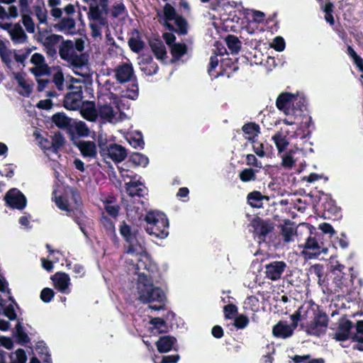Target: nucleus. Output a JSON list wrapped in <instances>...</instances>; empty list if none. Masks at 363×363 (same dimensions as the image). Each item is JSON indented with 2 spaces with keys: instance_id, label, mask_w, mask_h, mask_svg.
<instances>
[{
  "instance_id": "obj_1",
  "label": "nucleus",
  "mask_w": 363,
  "mask_h": 363,
  "mask_svg": "<svg viewBox=\"0 0 363 363\" xmlns=\"http://www.w3.org/2000/svg\"><path fill=\"white\" fill-rule=\"evenodd\" d=\"M127 255L135 257L137 262L130 259V264L135 269V273L138 274L135 291L138 299L143 302H157L160 304L165 301V294L159 287L152 284L151 274L157 272V266L146 253L145 242L140 237L128 242Z\"/></svg>"
},
{
  "instance_id": "obj_2",
  "label": "nucleus",
  "mask_w": 363,
  "mask_h": 363,
  "mask_svg": "<svg viewBox=\"0 0 363 363\" xmlns=\"http://www.w3.org/2000/svg\"><path fill=\"white\" fill-rule=\"evenodd\" d=\"M305 104V96L298 93L294 94L289 92H282L276 100L277 108L286 116L282 121L287 125H292L296 123L302 113V108Z\"/></svg>"
},
{
  "instance_id": "obj_3",
  "label": "nucleus",
  "mask_w": 363,
  "mask_h": 363,
  "mask_svg": "<svg viewBox=\"0 0 363 363\" xmlns=\"http://www.w3.org/2000/svg\"><path fill=\"white\" fill-rule=\"evenodd\" d=\"M60 57L69 62L76 74L83 77H88L90 69L88 64V57L84 54H78L74 47V42L66 40L62 42L60 48Z\"/></svg>"
},
{
  "instance_id": "obj_4",
  "label": "nucleus",
  "mask_w": 363,
  "mask_h": 363,
  "mask_svg": "<svg viewBox=\"0 0 363 363\" xmlns=\"http://www.w3.org/2000/svg\"><path fill=\"white\" fill-rule=\"evenodd\" d=\"M146 232L158 238L167 237L169 223L166 216L160 211H149L145 218Z\"/></svg>"
},
{
  "instance_id": "obj_5",
  "label": "nucleus",
  "mask_w": 363,
  "mask_h": 363,
  "mask_svg": "<svg viewBox=\"0 0 363 363\" xmlns=\"http://www.w3.org/2000/svg\"><path fill=\"white\" fill-rule=\"evenodd\" d=\"M108 99L109 101L98 106V118L103 123H115L120 119L121 99L113 94H111Z\"/></svg>"
},
{
  "instance_id": "obj_6",
  "label": "nucleus",
  "mask_w": 363,
  "mask_h": 363,
  "mask_svg": "<svg viewBox=\"0 0 363 363\" xmlns=\"http://www.w3.org/2000/svg\"><path fill=\"white\" fill-rule=\"evenodd\" d=\"M301 319V313L298 311L291 315V324H288L286 321L280 320L272 328V334L274 337L286 339L291 337L294 330L298 326V323Z\"/></svg>"
},
{
  "instance_id": "obj_7",
  "label": "nucleus",
  "mask_w": 363,
  "mask_h": 363,
  "mask_svg": "<svg viewBox=\"0 0 363 363\" xmlns=\"http://www.w3.org/2000/svg\"><path fill=\"white\" fill-rule=\"evenodd\" d=\"M328 328V317L325 314L318 313L314 320L307 325L306 333L311 335L320 336Z\"/></svg>"
},
{
  "instance_id": "obj_8",
  "label": "nucleus",
  "mask_w": 363,
  "mask_h": 363,
  "mask_svg": "<svg viewBox=\"0 0 363 363\" xmlns=\"http://www.w3.org/2000/svg\"><path fill=\"white\" fill-rule=\"evenodd\" d=\"M78 195L72 189L66 194V197L59 196L55 198L57 206L66 211H73L78 206Z\"/></svg>"
},
{
  "instance_id": "obj_9",
  "label": "nucleus",
  "mask_w": 363,
  "mask_h": 363,
  "mask_svg": "<svg viewBox=\"0 0 363 363\" xmlns=\"http://www.w3.org/2000/svg\"><path fill=\"white\" fill-rule=\"evenodd\" d=\"M4 199L7 205L13 208L21 210L26 206V199L25 196L16 189L9 190L6 193Z\"/></svg>"
},
{
  "instance_id": "obj_10",
  "label": "nucleus",
  "mask_w": 363,
  "mask_h": 363,
  "mask_svg": "<svg viewBox=\"0 0 363 363\" xmlns=\"http://www.w3.org/2000/svg\"><path fill=\"white\" fill-rule=\"evenodd\" d=\"M298 247L302 248L301 253L308 258H311L313 256H318L321 252L327 254L328 249L323 247L322 250L320 245L317 241L312 238H308L306 242L303 245H299Z\"/></svg>"
},
{
  "instance_id": "obj_11",
  "label": "nucleus",
  "mask_w": 363,
  "mask_h": 363,
  "mask_svg": "<svg viewBox=\"0 0 363 363\" xmlns=\"http://www.w3.org/2000/svg\"><path fill=\"white\" fill-rule=\"evenodd\" d=\"M33 67L30 68V72L36 77H40L48 74L49 67L45 63V57L40 53H35L30 60Z\"/></svg>"
},
{
  "instance_id": "obj_12",
  "label": "nucleus",
  "mask_w": 363,
  "mask_h": 363,
  "mask_svg": "<svg viewBox=\"0 0 363 363\" xmlns=\"http://www.w3.org/2000/svg\"><path fill=\"white\" fill-rule=\"evenodd\" d=\"M286 267V264L282 261L272 262L266 266V276L271 280H277L281 278Z\"/></svg>"
},
{
  "instance_id": "obj_13",
  "label": "nucleus",
  "mask_w": 363,
  "mask_h": 363,
  "mask_svg": "<svg viewBox=\"0 0 363 363\" xmlns=\"http://www.w3.org/2000/svg\"><path fill=\"white\" fill-rule=\"evenodd\" d=\"M164 13L167 21H174L176 26L178 27V31L181 33H186V23L185 20L176 15L174 9L169 4H166L164 7Z\"/></svg>"
},
{
  "instance_id": "obj_14",
  "label": "nucleus",
  "mask_w": 363,
  "mask_h": 363,
  "mask_svg": "<svg viewBox=\"0 0 363 363\" xmlns=\"http://www.w3.org/2000/svg\"><path fill=\"white\" fill-rule=\"evenodd\" d=\"M105 154L107 157L116 162L123 161L127 155L125 149L120 145L113 144L109 145Z\"/></svg>"
},
{
  "instance_id": "obj_15",
  "label": "nucleus",
  "mask_w": 363,
  "mask_h": 363,
  "mask_svg": "<svg viewBox=\"0 0 363 363\" xmlns=\"http://www.w3.org/2000/svg\"><path fill=\"white\" fill-rule=\"evenodd\" d=\"M52 281L54 286L59 291L65 294H69L70 292L69 289L70 279L65 273H56L52 277Z\"/></svg>"
},
{
  "instance_id": "obj_16",
  "label": "nucleus",
  "mask_w": 363,
  "mask_h": 363,
  "mask_svg": "<svg viewBox=\"0 0 363 363\" xmlns=\"http://www.w3.org/2000/svg\"><path fill=\"white\" fill-rule=\"evenodd\" d=\"M81 116L89 122H95L98 118V107L93 102L87 101L81 107Z\"/></svg>"
},
{
  "instance_id": "obj_17",
  "label": "nucleus",
  "mask_w": 363,
  "mask_h": 363,
  "mask_svg": "<svg viewBox=\"0 0 363 363\" xmlns=\"http://www.w3.org/2000/svg\"><path fill=\"white\" fill-rule=\"evenodd\" d=\"M133 74V69L129 64L121 65L115 70L116 78L121 83H125L130 80Z\"/></svg>"
},
{
  "instance_id": "obj_18",
  "label": "nucleus",
  "mask_w": 363,
  "mask_h": 363,
  "mask_svg": "<svg viewBox=\"0 0 363 363\" xmlns=\"http://www.w3.org/2000/svg\"><path fill=\"white\" fill-rule=\"evenodd\" d=\"M9 33L11 39L16 44L23 43L28 39L26 33L18 23L11 25L9 28Z\"/></svg>"
},
{
  "instance_id": "obj_19",
  "label": "nucleus",
  "mask_w": 363,
  "mask_h": 363,
  "mask_svg": "<svg viewBox=\"0 0 363 363\" xmlns=\"http://www.w3.org/2000/svg\"><path fill=\"white\" fill-rule=\"evenodd\" d=\"M75 21L71 17L63 18L57 23L53 25V28L59 32L66 34L72 33L75 28Z\"/></svg>"
},
{
  "instance_id": "obj_20",
  "label": "nucleus",
  "mask_w": 363,
  "mask_h": 363,
  "mask_svg": "<svg viewBox=\"0 0 363 363\" xmlns=\"http://www.w3.org/2000/svg\"><path fill=\"white\" fill-rule=\"evenodd\" d=\"M79 92L75 94L68 93L64 100V106L68 110H76L79 108L82 103V96Z\"/></svg>"
},
{
  "instance_id": "obj_21",
  "label": "nucleus",
  "mask_w": 363,
  "mask_h": 363,
  "mask_svg": "<svg viewBox=\"0 0 363 363\" xmlns=\"http://www.w3.org/2000/svg\"><path fill=\"white\" fill-rule=\"evenodd\" d=\"M77 147L84 157H94L96 155V146L93 141H80Z\"/></svg>"
},
{
  "instance_id": "obj_22",
  "label": "nucleus",
  "mask_w": 363,
  "mask_h": 363,
  "mask_svg": "<svg viewBox=\"0 0 363 363\" xmlns=\"http://www.w3.org/2000/svg\"><path fill=\"white\" fill-rule=\"evenodd\" d=\"M107 11L108 8L106 11L102 10L99 3H92L89 6V18L91 22H104L106 21L102 17V13H107Z\"/></svg>"
},
{
  "instance_id": "obj_23",
  "label": "nucleus",
  "mask_w": 363,
  "mask_h": 363,
  "mask_svg": "<svg viewBox=\"0 0 363 363\" xmlns=\"http://www.w3.org/2000/svg\"><path fill=\"white\" fill-rule=\"evenodd\" d=\"M176 342V339L172 336L161 337L157 342L156 346L157 350L161 353H164L170 351Z\"/></svg>"
},
{
  "instance_id": "obj_24",
  "label": "nucleus",
  "mask_w": 363,
  "mask_h": 363,
  "mask_svg": "<svg viewBox=\"0 0 363 363\" xmlns=\"http://www.w3.org/2000/svg\"><path fill=\"white\" fill-rule=\"evenodd\" d=\"M352 323L350 320H343L340 323L338 330L335 334L334 338L337 341H344L350 337V330Z\"/></svg>"
},
{
  "instance_id": "obj_25",
  "label": "nucleus",
  "mask_w": 363,
  "mask_h": 363,
  "mask_svg": "<svg viewBox=\"0 0 363 363\" xmlns=\"http://www.w3.org/2000/svg\"><path fill=\"white\" fill-rule=\"evenodd\" d=\"M126 191L130 196H143L145 192V187L143 184L139 181H130L125 184Z\"/></svg>"
},
{
  "instance_id": "obj_26",
  "label": "nucleus",
  "mask_w": 363,
  "mask_h": 363,
  "mask_svg": "<svg viewBox=\"0 0 363 363\" xmlns=\"http://www.w3.org/2000/svg\"><path fill=\"white\" fill-rule=\"evenodd\" d=\"M120 233L125 238L127 242L135 241V239L140 238L138 230L131 228L125 223H123L120 226Z\"/></svg>"
},
{
  "instance_id": "obj_27",
  "label": "nucleus",
  "mask_w": 363,
  "mask_h": 363,
  "mask_svg": "<svg viewBox=\"0 0 363 363\" xmlns=\"http://www.w3.org/2000/svg\"><path fill=\"white\" fill-rule=\"evenodd\" d=\"M252 224L256 233L264 236L269 233L273 228L272 225L269 223L259 218L254 219Z\"/></svg>"
},
{
  "instance_id": "obj_28",
  "label": "nucleus",
  "mask_w": 363,
  "mask_h": 363,
  "mask_svg": "<svg viewBox=\"0 0 363 363\" xmlns=\"http://www.w3.org/2000/svg\"><path fill=\"white\" fill-rule=\"evenodd\" d=\"M15 303L13 299L9 298V303H4L0 301V306L1 307L3 314L9 318V320H13L16 318L17 315L14 308Z\"/></svg>"
},
{
  "instance_id": "obj_29",
  "label": "nucleus",
  "mask_w": 363,
  "mask_h": 363,
  "mask_svg": "<svg viewBox=\"0 0 363 363\" xmlns=\"http://www.w3.org/2000/svg\"><path fill=\"white\" fill-rule=\"evenodd\" d=\"M298 150V147L289 150L286 154L281 156V165L286 169H291L295 163L296 160L294 155Z\"/></svg>"
},
{
  "instance_id": "obj_30",
  "label": "nucleus",
  "mask_w": 363,
  "mask_h": 363,
  "mask_svg": "<svg viewBox=\"0 0 363 363\" xmlns=\"http://www.w3.org/2000/svg\"><path fill=\"white\" fill-rule=\"evenodd\" d=\"M297 233L298 231L292 225H284L281 228V235L286 242L294 241L295 238L298 235Z\"/></svg>"
},
{
  "instance_id": "obj_31",
  "label": "nucleus",
  "mask_w": 363,
  "mask_h": 363,
  "mask_svg": "<svg viewBox=\"0 0 363 363\" xmlns=\"http://www.w3.org/2000/svg\"><path fill=\"white\" fill-rule=\"evenodd\" d=\"M34 14L39 21V23H46L48 20V11L43 1L40 2L33 8Z\"/></svg>"
},
{
  "instance_id": "obj_32",
  "label": "nucleus",
  "mask_w": 363,
  "mask_h": 363,
  "mask_svg": "<svg viewBox=\"0 0 363 363\" xmlns=\"http://www.w3.org/2000/svg\"><path fill=\"white\" fill-rule=\"evenodd\" d=\"M245 138L252 140L255 139L259 133V128L255 123H248L242 127Z\"/></svg>"
},
{
  "instance_id": "obj_33",
  "label": "nucleus",
  "mask_w": 363,
  "mask_h": 363,
  "mask_svg": "<svg viewBox=\"0 0 363 363\" xmlns=\"http://www.w3.org/2000/svg\"><path fill=\"white\" fill-rule=\"evenodd\" d=\"M272 140L279 152L284 151L289 144L286 137L279 132L273 135Z\"/></svg>"
},
{
  "instance_id": "obj_34",
  "label": "nucleus",
  "mask_w": 363,
  "mask_h": 363,
  "mask_svg": "<svg viewBox=\"0 0 363 363\" xmlns=\"http://www.w3.org/2000/svg\"><path fill=\"white\" fill-rule=\"evenodd\" d=\"M129 162L135 166L146 167L149 163V159L143 154L134 152L129 157Z\"/></svg>"
},
{
  "instance_id": "obj_35",
  "label": "nucleus",
  "mask_w": 363,
  "mask_h": 363,
  "mask_svg": "<svg viewBox=\"0 0 363 363\" xmlns=\"http://www.w3.org/2000/svg\"><path fill=\"white\" fill-rule=\"evenodd\" d=\"M14 53L8 48L6 44L0 40V56L2 60L8 65L12 62Z\"/></svg>"
},
{
  "instance_id": "obj_36",
  "label": "nucleus",
  "mask_w": 363,
  "mask_h": 363,
  "mask_svg": "<svg viewBox=\"0 0 363 363\" xmlns=\"http://www.w3.org/2000/svg\"><path fill=\"white\" fill-rule=\"evenodd\" d=\"M13 76L18 84L23 89V94L30 93L32 87L30 83L26 80L25 75L22 73H14Z\"/></svg>"
},
{
  "instance_id": "obj_37",
  "label": "nucleus",
  "mask_w": 363,
  "mask_h": 363,
  "mask_svg": "<svg viewBox=\"0 0 363 363\" xmlns=\"http://www.w3.org/2000/svg\"><path fill=\"white\" fill-rule=\"evenodd\" d=\"M52 120V122L60 128H67L70 123V119L62 113L55 114Z\"/></svg>"
},
{
  "instance_id": "obj_38",
  "label": "nucleus",
  "mask_w": 363,
  "mask_h": 363,
  "mask_svg": "<svg viewBox=\"0 0 363 363\" xmlns=\"http://www.w3.org/2000/svg\"><path fill=\"white\" fill-rule=\"evenodd\" d=\"M225 42L229 50L232 53H238L241 47V43L238 38L234 35H228Z\"/></svg>"
},
{
  "instance_id": "obj_39",
  "label": "nucleus",
  "mask_w": 363,
  "mask_h": 363,
  "mask_svg": "<svg viewBox=\"0 0 363 363\" xmlns=\"http://www.w3.org/2000/svg\"><path fill=\"white\" fill-rule=\"evenodd\" d=\"M150 46L157 59L162 60L166 56V48L161 42L151 43Z\"/></svg>"
},
{
  "instance_id": "obj_40",
  "label": "nucleus",
  "mask_w": 363,
  "mask_h": 363,
  "mask_svg": "<svg viewBox=\"0 0 363 363\" xmlns=\"http://www.w3.org/2000/svg\"><path fill=\"white\" fill-rule=\"evenodd\" d=\"M250 205L254 208L262 207V196L257 191L250 194L247 196Z\"/></svg>"
},
{
  "instance_id": "obj_41",
  "label": "nucleus",
  "mask_w": 363,
  "mask_h": 363,
  "mask_svg": "<svg viewBox=\"0 0 363 363\" xmlns=\"http://www.w3.org/2000/svg\"><path fill=\"white\" fill-rule=\"evenodd\" d=\"M74 128L77 133L80 136L87 137L90 134V130L84 121H75L74 123Z\"/></svg>"
},
{
  "instance_id": "obj_42",
  "label": "nucleus",
  "mask_w": 363,
  "mask_h": 363,
  "mask_svg": "<svg viewBox=\"0 0 363 363\" xmlns=\"http://www.w3.org/2000/svg\"><path fill=\"white\" fill-rule=\"evenodd\" d=\"M65 138L60 133H55L52 136V151L55 153L65 143Z\"/></svg>"
},
{
  "instance_id": "obj_43",
  "label": "nucleus",
  "mask_w": 363,
  "mask_h": 363,
  "mask_svg": "<svg viewBox=\"0 0 363 363\" xmlns=\"http://www.w3.org/2000/svg\"><path fill=\"white\" fill-rule=\"evenodd\" d=\"M171 52L174 58L179 59L186 52V47L182 43L173 44L171 46Z\"/></svg>"
},
{
  "instance_id": "obj_44",
  "label": "nucleus",
  "mask_w": 363,
  "mask_h": 363,
  "mask_svg": "<svg viewBox=\"0 0 363 363\" xmlns=\"http://www.w3.org/2000/svg\"><path fill=\"white\" fill-rule=\"evenodd\" d=\"M106 24V21L104 22H90L89 26L91 30V35L92 37L101 38V28L105 26Z\"/></svg>"
},
{
  "instance_id": "obj_45",
  "label": "nucleus",
  "mask_w": 363,
  "mask_h": 363,
  "mask_svg": "<svg viewBox=\"0 0 363 363\" xmlns=\"http://www.w3.org/2000/svg\"><path fill=\"white\" fill-rule=\"evenodd\" d=\"M21 21L23 26H25L27 32L29 33H33L35 31V25L33 20V18L26 14H23L21 18Z\"/></svg>"
},
{
  "instance_id": "obj_46",
  "label": "nucleus",
  "mask_w": 363,
  "mask_h": 363,
  "mask_svg": "<svg viewBox=\"0 0 363 363\" xmlns=\"http://www.w3.org/2000/svg\"><path fill=\"white\" fill-rule=\"evenodd\" d=\"M11 359L12 363H26L27 357L24 350L18 349L12 354Z\"/></svg>"
},
{
  "instance_id": "obj_47",
  "label": "nucleus",
  "mask_w": 363,
  "mask_h": 363,
  "mask_svg": "<svg viewBox=\"0 0 363 363\" xmlns=\"http://www.w3.org/2000/svg\"><path fill=\"white\" fill-rule=\"evenodd\" d=\"M240 179L244 182L255 179V171L252 169H245L240 173Z\"/></svg>"
},
{
  "instance_id": "obj_48",
  "label": "nucleus",
  "mask_w": 363,
  "mask_h": 363,
  "mask_svg": "<svg viewBox=\"0 0 363 363\" xmlns=\"http://www.w3.org/2000/svg\"><path fill=\"white\" fill-rule=\"evenodd\" d=\"M249 322V318L246 315L241 314L235 318L234 325L238 329H243L247 326Z\"/></svg>"
},
{
  "instance_id": "obj_49",
  "label": "nucleus",
  "mask_w": 363,
  "mask_h": 363,
  "mask_svg": "<svg viewBox=\"0 0 363 363\" xmlns=\"http://www.w3.org/2000/svg\"><path fill=\"white\" fill-rule=\"evenodd\" d=\"M150 324L152 325V328H151L152 332L154 331V330H156L158 333H161L164 330V322L162 319L160 318H152L150 320Z\"/></svg>"
},
{
  "instance_id": "obj_50",
  "label": "nucleus",
  "mask_w": 363,
  "mask_h": 363,
  "mask_svg": "<svg viewBox=\"0 0 363 363\" xmlns=\"http://www.w3.org/2000/svg\"><path fill=\"white\" fill-rule=\"evenodd\" d=\"M128 45L130 46V49L134 52H139L144 47L143 42L138 38H130V40L128 41Z\"/></svg>"
},
{
  "instance_id": "obj_51",
  "label": "nucleus",
  "mask_w": 363,
  "mask_h": 363,
  "mask_svg": "<svg viewBox=\"0 0 363 363\" xmlns=\"http://www.w3.org/2000/svg\"><path fill=\"white\" fill-rule=\"evenodd\" d=\"M271 47L275 49L277 51L281 52L285 48V42L284 40L280 37H276L273 42L271 44Z\"/></svg>"
},
{
  "instance_id": "obj_52",
  "label": "nucleus",
  "mask_w": 363,
  "mask_h": 363,
  "mask_svg": "<svg viewBox=\"0 0 363 363\" xmlns=\"http://www.w3.org/2000/svg\"><path fill=\"white\" fill-rule=\"evenodd\" d=\"M69 92L70 94H75L77 91L79 92V94L82 96V83L81 81L76 79H72V84L69 86Z\"/></svg>"
},
{
  "instance_id": "obj_53",
  "label": "nucleus",
  "mask_w": 363,
  "mask_h": 363,
  "mask_svg": "<svg viewBox=\"0 0 363 363\" xmlns=\"http://www.w3.org/2000/svg\"><path fill=\"white\" fill-rule=\"evenodd\" d=\"M238 312V308L233 304H228L224 307L225 316L228 319H231Z\"/></svg>"
},
{
  "instance_id": "obj_54",
  "label": "nucleus",
  "mask_w": 363,
  "mask_h": 363,
  "mask_svg": "<svg viewBox=\"0 0 363 363\" xmlns=\"http://www.w3.org/2000/svg\"><path fill=\"white\" fill-rule=\"evenodd\" d=\"M53 82L58 89L62 90L63 89L64 77L62 72L58 71L54 74Z\"/></svg>"
},
{
  "instance_id": "obj_55",
  "label": "nucleus",
  "mask_w": 363,
  "mask_h": 363,
  "mask_svg": "<svg viewBox=\"0 0 363 363\" xmlns=\"http://www.w3.org/2000/svg\"><path fill=\"white\" fill-rule=\"evenodd\" d=\"M54 296V291L49 288L43 289L40 294V298L44 302H50Z\"/></svg>"
},
{
  "instance_id": "obj_56",
  "label": "nucleus",
  "mask_w": 363,
  "mask_h": 363,
  "mask_svg": "<svg viewBox=\"0 0 363 363\" xmlns=\"http://www.w3.org/2000/svg\"><path fill=\"white\" fill-rule=\"evenodd\" d=\"M252 147L255 151V152L259 156V157H264V151L263 150V145L262 143L257 141L255 139L252 140Z\"/></svg>"
},
{
  "instance_id": "obj_57",
  "label": "nucleus",
  "mask_w": 363,
  "mask_h": 363,
  "mask_svg": "<svg viewBox=\"0 0 363 363\" xmlns=\"http://www.w3.org/2000/svg\"><path fill=\"white\" fill-rule=\"evenodd\" d=\"M179 359L178 355H168L163 357L161 362H157L156 359L153 361L155 363H177Z\"/></svg>"
},
{
  "instance_id": "obj_58",
  "label": "nucleus",
  "mask_w": 363,
  "mask_h": 363,
  "mask_svg": "<svg viewBox=\"0 0 363 363\" xmlns=\"http://www.w3.org/2000/svg\"><path fill=\"white\" fill-rule=\"evenodd\" d=\"M246 162L248 165L255 166L259 168L262 167L261 162H259L256 157L253 155H247L246 157Z\"/></svg>"
},
{
  "instance_id": "obj_59",
  "label": "nucleus",
  "mask_w": 363,
  "mask_h": 363,
  "mask_svg": "<svg viewBox=\"0 0 363 363\" xmlns=\"http://www.w3.org/2000/svg\"><path fill=\"white\" fill-rule=\"evenodd\" d=\"M319 228L324 233L333 235L335 233L334 228L331 225L327 223H323L319 225Z\"/></svg>"
},
{
  "instance_id": "obj_60",
  "label": "nucleus",
  "mask_w": 363,
  "mask_h": 363,
  "mask_svg": "<svg viewBox=\"0 0 363 363\" xmlns=\"http://www.w3.org/2000/svg\"><path fill=\"white\" fill-rule=\"evenodd\" d=\"M0 344L7 350H11L13 346L12 340L4 336L0 337Z\"/></svg>"
},
{
  "instance_id": "obj_61",
  "label": "nucleus",
  "mask_w": 363,
  "mask_h": 363,
  "mask_svg": "<svg viewBox=\"0 0 363 363\" xmlns=\"http://www.w3.org/2000/svg\"><path fill=\"white\" fill-rule=\"evenodd\" d=\"M125 97L130 99H135L138 97V87L136 85H133L131 89L127 90L124 95Z\"/></svg>"
},
{
  "instance_id": "obj_62",
  "label": "nucleus",
  "mask_w": 363,
  "mask_h": 363,
  "mask_svg": "<svg viewBox=\"0 0 363 363\" xmlns=\"http://www.w3.org/2000/svg\"><path fill=\"white\" fill-rule=\"evenodd\" d=\"M16 335L18 337L23 340L26 341L28 338V336L23 330V326L20 323H18L16 325Z\"/></svg>"
},
{
  "instance_id": "obj_63",
  "label": "nucleus",
  "mask_w": 363,
  "mask_h": 363,
  "mask_svg": "<svg viewBox=\"0 0 363 363\" xmlns=\"http://www.w3.org/2000/svg\"><path fill=\"white\" fill-rule=\"evenodd\" d=\"M62 37L59 35L52 34L46 38L45 39V43L50 44V45H55L57 44L60 40Z\"/></svg>"
},
{
  "instance_id": "obj_64",
  "label": "nucleus",
  "mask_w": 363,
  "mask_h": 363,
  "mask_svg": "<svg viewBox=\"0 0 363 363\" xmlns=\"http://www.w3.org/2000/svg\"><path fill=\"white\" fill-rule=\"evenodd\" d=\"M124 11V6L122 4H117L113 8L112 14L115 17H118L122 14Z\"/></svg>"
}]
</instances>
